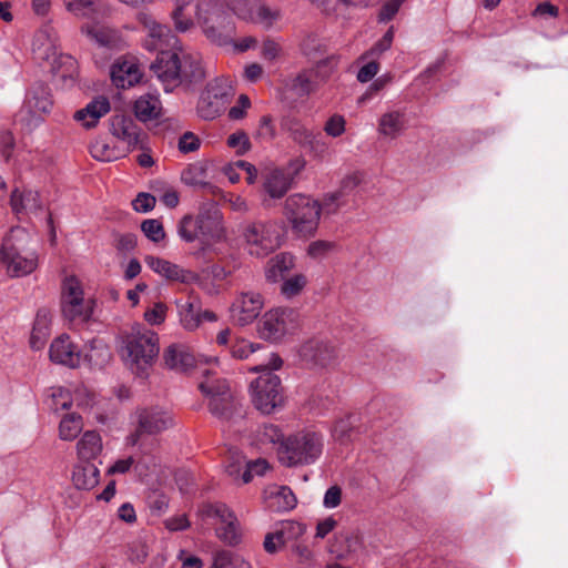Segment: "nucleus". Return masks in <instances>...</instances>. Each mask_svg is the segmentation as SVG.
Wrapping results in <instances>:
<instances>
[{
    "label": "nucleus",
    "instance_id": "nucleus-1",
    "mask_svg": "<svg viewBox=\"0 0 568 568\" xmlns=\"http://www.w3.org/2000/svg\"><path fill=\"white\" fill-rule=\"evenodd\" d=\"M32 244V236L24 227L13 226L4 234L0 244V265L8 276H27L38 267L39 256Z\"/></svg>",
    "mask_w": 568,
    "mask_h": 568
},
{
    "label": "nucleus",
    "instance_id": "nucleus-2",
    "mask_svg": "<svg viewBox=\"0 0 568 568\" xmlns=\"http://www.w3.org/2000/svg\"><path fill=\"white\" fill-rule=\"evenodd\" d=\"M150 70L163 83L166 92L179 83H196L205 77L199 55L183 53L180 57L175 51H163L150 64Z\"/></svg>",
    "mask_w": 568,
    "mask_h": 568
},
{
    "label": "nucleus",
    "instance_id": "nucleus-3",
    "mask_svg": "<svg viewBox=\"0 0 568 568\" xmlns=\"http://www.w3.org/2000/svg\"><path fill=\"white\" fill-rule=\"evenodd\" d=\"M282 358L272 353L267 364L256 365L251 368L262 374L251 384L252 402L256 409L264 414H271L283 404V395L280 377L274 374L282 367Z\"/></svg>",
    "mask_w": 568,
    "mask_h": 568
},
{
    "label": "nucleus",
    "instance_id": "nucleus-4",
    "mask_svg": "<svg viewBox=\"0 0 568 568\" xmlns=\"http://www.w3.org/2000/svg\"><path fill=\"white\" fill-rule=\"evenodd\" d=\"M324 437L321 433L303 430L290 435L278 447V459L286 467L315 464L323 454Z\"/></svg>",
    "mask_w": 568,
    "mask_h": 568
},
{
    "label": "nucleus",
    "instance_id": "nucleus-5",
    "mask_svg": "<svg viewBox=\"0 0 568 568\" xmlns=\"http://www.w3.org/2000/svg\"><path fill=\"white\" fill-rule=\"evenodd\" d=\"M160 352L159 336L155 332L135 325L123 338L122 355L138 374L152 365Z\"/></svg>",
    "mask_w": 568,
    "mask_h": 568
},
{
    "label": "nucleus",
    "instance_id": "nucleus-6",
    "mask_svg": "<svg viewBox=\"0 0 568 568\" xmlns=\"http://www.w3.org/2000/svg\"><path fill=\"white\" fill-rule=\"evenodd\" d=\"M321 212V203L317 200L301 193L290 195L283 210L284 216L298 236L314 235Z\"/></svg>",
    "mask_w": 568,
    "mask_h": 568
},
{
    "label": "nucleus",
    "instance_id": "nucleus-7",
    "mask_svg": "<svg viewBox=\"0 0 568 568\" xmlns=\"http://www.w3.org/2000/svg\"><path fill=\"white\" fill-rule=\"evenodd\" d=\"M199 388L209 399L210 413L217 419L229 422L243 417L241 399L232 393L225 379H206L200 383Z\"/></svg>",
    "mask_w": 568,
    "mask_h": 568
},
{
    "label": "nucleus",
    "instance_id": "nucleus-8",
    "mask_svg": "<svg viewBox=\"0 0 568 568\" xmlns=\"http://www.w3.org/2000/svg\"><path fill=\"white\" fill-rule=\"evenodd\" d=\"M94 302L83 297V290L74 277L63 281L61 294V311L71 325H84L93 315Z\"/></svg>",
    "mask_w": 568,
    "mask_h": 568
},
{
    "label": "nucleus",
    "instance_id": "nucleus-9",
    "mask_svg": "<svg viewBox=\"0 0 568 568\" xmlns=\"http://www.w3.org/2000/svg\"><path fill=\"white\" fill-rule=\"evenodd\" d=\"M199 23L205 37L217 45H227L232 42L235 26L230 13L221 6L214 3L203 13L201 6H196Z\"/></svg>",
    "mask_w": 568,
    "mask_h": 568
},
{
    "label": "nucleus",
    "instance_id": "nucleus-10",
    "mask_svg": "<svg viewBox=\"0 0 568 568\" xmlns=\"http://www.w3.org/2000/svg\"><path fill=\"white\" fill-rule=\"evenodd\" d=\"M52 105L53 101L49 85L43 82H36L28 91L23 106L16 115V121L28 130H32L42 122L41 115L37 112L48 113Z\"/></svg>",
    "mask_w": 568,
    "mask_h": 568
},
{
    "label": "nucleus",
    "instance_id": "nucleus-11",
    "mask_svg": "<svg viewBox=\"0 0 568 568\" xmlns=\"http://www.w3.org/2000/svg\"><path fill=\"white\" fill-rule=\"evenodd\" d=\"M298 324V313L293 308L277 307L264 314L258 324L260 336L268 342L277 343L293 333Z\"/></svg>",
    "mask_w": 568,
    "mask_h": 568
},
{
    "label": "nucleus",
    "instance_id": "nucleus-12",
    "mask_svg": "<svg viewBox=\"0 0 568 568\" xmlns=\"http://www.w3.org/2000/svg\"><path fill=\"white\" fill-rule=\"evenodd\" d=\"M247 250L251 255L264 257L280 246V236L270 223L254 222L244 231Z\"/></svg>",
    "mask_w": 568,
    "mask_h": 568
},
{
    "label": "nucleus",
    "instance_id": "nucleus-13",
    "mask_svg": "<svg viewBox=\"0 0 568 568\" xmlns=\"http://www.w3.org/2000/svg\"><path fill=\"white\" fill-rule=\"evenodd\" d=\"M281 128L288 133L290 138L304 149H308L315 155H323L327 145L321 134H315L308 130L302 121L294 115H285L281 120Z\"/></svg>",
    "mask_w": 568,
    "mask_h": 568
},
{
    "label": "nucleus",
    "instance_id": "nucleus-14",
    "mask_svg": "<svg viewBox=\"0 0 568 568\" xmlns=\"http://www.w3.org/2000/svg\"><path fill=\"white\" fill-rule=\"evenodd\" d=\"M203 242H219L225 236L222 212L214 201L204 202L195 219Z\"/></svg>",
    "mask_w": 568,
    "mask_h": 568
},
{
    "label": "nucleus",
    "instance_id": "nucleus-15",
    "mask_svg": "<svg viewBox=\"0 0 568 568\" xmlns=\"http://www.w3.org/2000/svg\"><path fill=\"white\" fill-rule=\"evenodd\" d=\"M111 132L132 149H143L148 139L146 133L135 120L125 115H115L112 118Z\"/></svg>",
    "mask_w": 568,
    "mask_h": 568
},
{
    "label": "nucleus",
    "instance_id": "nucleus-16",
    "mask_svg": "<svg viewBox=\"0 0 568 568\" xmlns=\"http://www.w3.org/2000/svg\"><path fill=\"white\" fill-rule=\"evenodd\" d=\"M49 356L53 363L69 368H75L81 363V351L67 334H62L52 341Z\"/></svg>",
    "mask_w": 568,
    "mask_h": 568
},
{
    "label": "nucleus",
    "instance_id": "nucleus-17",
    "mask_svg": "<svg viewBox=\"0 0 568 568\" xmlns=\"http://www.w3.org/2000/svg\"><path fill=\"white\" fill-rule=\"evenodd\" d=\"M138 425L140 432L156 435L172 427L173 418L169 412L159 406L148 407L138 412Z\"/></svg>",
    "mask_w": 568,
    "mask_h": 568
},
{
    "label": "nucleus",
    "instance_id": "nucleus-18",
    "mask_svg": "<svg viewBox=\"0 0 568 568\" xmlns=\"http://www.w3.org/2000/svg\"><path fill=\"white\" fill-rule=\"evenodd\" d=\"M301 358L313 366L325 367L336 358V348L329 342L311 339L300 348Z\"/></svg>",
    "mask_w": 568,
    "mask_h": 568
},
{
    "label": "nucleus",
    "instance_id": "nucleus-19",
    "mask_svg": "<svg viewBox=\"0 0 568 568\" xmlns=\"http://www.w3.org/2000/svg\"><path fill=\"white\" fill-rule=\"evenodd\" d=\"M144 27L148 29V34L143 40V47L152 52L159 51L156 58L166 51L165 48L176 43V38L171 33L169 27L158 23L149 17L143 18Z\"/></svg>",
    "mask_w": 568,
    "mask_h": 568
},
{
    "label": "nucleus",
    "instance_id": "nucleus-20",
    "mask_svg": "<svg viewBox=\"0 0 568 568\" xmlns=\"http://www.w3.org/2000/svg\"><path fill=\"white\" fill-rule=\"evenodd\" d=\"M263 307V300L257 292L242 293L232 306V317L241 326L252 323Z\"/></svg>",
    "mask_w": 568,
    "mask_h": 568
},
{
    "label": "nucleus",
    "instance_id": "nucleus-21",
    "mask_svg": "<svg viewBox=\"0 0 568 568\" xmlns=\"http://www.w3.org/2000/svg\"><path fill=\"white\" fill-rule=\"evenodd\" d=\"M144 261L153 272L165 277L166 280L181 283H192L197 280V275L194 272L184 270L179 265L161 257L148 255L145 256Z\"/></svg>",
    "mask_w": 568,
    "mask_h": 568
},
{
    "label": "nucleus",
    "instance_id": "nucleus-22",
    "mask_svg": "<svg viewBox=\"0 0 568 568\" xmlns=\"http://www.w3.org/2000/svg\"><path fill=\"white\" fill-rule=\"evenodd\" d=\"M10 206L19 220L37 214L42 210L39 193L32 190L14 189L10 196Z\"/></svg>",
    "mask_w": 568,
    "mask_h": 568
},
{
    "label": "nucleus",
    "instance_id": "nucleus-23",
    "mask_svg": "<svg viewBox=\"0 0 568 568\" xmlns=\"http://www.w3.org/2000/svg\"><path fill=\"white\" fill-rule=\"evenodd\" d=\"M65 10L80 19L98 22L106 14L108 8L100 0H63Z\"/></svg>",
    "mask_w": 568,
    "mask_h": 568
},
{
    "label": "nucleus",
    "instance_id": "nucleus-24",
    "mask_svg": "<svg viewBox=\"0 0 568 568\" xmlns=\"http://www.w3.org/2000/svg\"><path fill=\"white\" fill-rule=\"evenodd\" d=\"M294 175L287 169H273L263 181L264 191L272 199H281L291 189Z\"/></svg>",
    "mask_w": 568,
    "mask_h": 568
},
{
    "label": "nucleus",
    "instance_id": "nucleus-25",
    "mask_svg": "<svg viewBox=\"0 0 568 568\" xmlns=\"http://www.w3.org/2000/svg\"><path fill=\"white\" fill-rule=\"evenodd\" d=\"M359 434V417L356 414H348L337 419L332 427V436L341 445H348Z\"/></svg>",
    "mask_w": 568,
    "mask_h": 568
},
{
    "label": "nucleus",
    "instance_id": "nucleus-26",
    "mask_svg": "<svg viewBox=\"0 0 568 568\" xmlns=\"http://www.w3.org/2000/svg\"><path fill=\"white\" fill-rule=\"evenodd\" d=\"M110 111V102L104 97H98L83 109L74 113V120L82 122L85 128H93L99 119Z\"/></svg>",
    "mask_w": 568,
    "mask_h": 568
},
{
    "label": "nucleus",
    "instance_id": "nucleus-27",
    "mask_svg": "<svg viewBox=\"0 0 568 568\" xmlns=\"http://www.w3.org/2000/svg\"><path fill=\"white\" fill-rule=\"evenodd\" d=\"M165 365L171 369L185 372L194 365V356L182 344L170 345L163 354Z\"/></svg>",
    "mask_w": 568,
    "mask_h": 568
},
{
    "label": "nucleus",
    "instance_id": "nucleus-28",
    "mask_svg": "<svg viewBox=\"0 0 568 568\" xmlns=\"http://www.w3.org/2000/svg\"><path fill=\"white\" fill-rule=\"evenodd\" d=\"M100 470L91 462L81 460L73 468L72 480L78 489L90 490L99 483Z\"/></svg>",
    "mask_w": 568,
    "mask_h": 568
},
{
    "label": "nucleus",
    "instance_id": "nucleus-29",
    "mask_svg": "<svg viewBox=\"0 0 568 568\" xmlns=\"http://www.w3.org/2000/svg\"><path fill=\"white\" fill-rule=\"evenodd\" d=\"M181 180L187 186L209 191H214L215 189V186L207 181V166L203 162L190 164L182 171Z\"/></svg>",
    "mask_w": 568,
    "mask_h": 568
},
{
    "label": "nucleus",
    "instance_id": "nucleus-30",
    "mask_svg": "<svg viewBox=\"0 0 568 568\" xmlns=\"http://www.w3.org/2000/svg\"><path fill=\"white\" fill-rule=\"evenodd\" d=\"M294 267V256L291 253H280L272 257L265 271V277L270 283H277Z\"/></svg>",
    "mask_w": 568,
    "mask_h": 568
},
{
    "label": "nucleus",
    "instance_id": "nucleus-31",
    "mask_svg": "<svg viewBox=\"0 0 568 568\" xmlns=\"http://www.w3.org/2000/svg\"><path fill=\"white\" fill-rule=\"evenodd\" d=\"M51 314L47 308L37 312L30 337V345L33 349H41L50 334Z\"/></svg>",
    "mask_w": 568,
    "mask_h": 568
},
{
    "label": "nucleus",
    "instance_id": "nucleus-32",
    "mask_svg": "<svg viewBox=\"0 0 568 568\" xmlns=\"http://www.w3.org/2000/svg\"><path fill=\"white\" fill-rule=\"evenodd\" d=\"M81 32L99 47L112 48L118 41V32L114 29L99 26L97 22L83 24Z\"/></svg>",
    "mask_w": 568,
    "mask_h": 568
},
{
    "label": "nucleus",
    "instance_id": "nucleus-33",
    "mask_svg": "<svg viewBox=\"0 0 568 568\" xmlns=\"http://www.w3.org/2000/svg\"><path fill=\"white\" fill-rule=\"evenodd\" d=\"M271 503L268 507L275 511L285 513L295 508L297 504L296 496L288 486H275L268 490Z\"/></svg>",
    "mask_w": 568,
    "mask_h": 568
},
{
    "label": "nucleus",
    "instance_id": "nucleus-34",
    "mask_svg": "<svg viewBox=\"0 0 568 568\" xmlns=\"http://www.w3.org/2000/svg\"><path fill=\"white\" fill-rule=\"evenodd\" d=\"M161 102L154 94L141 95L134 103V114L138 120L148 122L160 116Z\"/></svg>",
    "mask_w": 568,
    "mask_h": 568
},
{
    "label": "nucleus",
    "instance_id": "nucleus-35",
    "mask_svg": "<svg viewBox=\"0 0 568 568\" xmlns=\"http://www.w3.org/2000/svg\"><path fill=\"white\" fill-rule=\"evenodd\" d=\"M206 97L203 95L197 105V112L201 118L205 120H213L220 114V106L215 102L209 101L210 97L213 95L215 99L223 98L226 95L224 88L215 84H209L206 90Z\"/></svg>",
    "mask_w": 568,
    "mask_h": 568
},
{
    "label": "nucleus",
    "instance_id": "nucleus-36",
    "mask_svg": "<svg viewBox=\"0 0 568 568\" xmlns=\"http://www.w3.org/2000/svg\"><path fill=\"white\" fill-rule=\"evenodd\" d=\"M111 79L118 88H129L140 82L141 73L135 64L124 62L122 65H113Z\"/></svg>",
    "mask_w": 568,
    "mask_h": 568
},
{
    "label": "nucleus",
    "instance_id": "nucleus-37",
    "mask_svg": "<svg viewBox=\"0 0 568 568\" xmlns=\"http://www.w3.org/2000/svg\"><path fill=\"white\" fill-rule=\"evenodd\" d=\"M405 129V115L399 111L383 114L378 122V132L387 138H397Z\"/></svg>",
    "mask_w": 568,
    "mask_h": 568
},
{
    "label": "nucleus",
    "instance_id": "nucleus-38",
    "mask_svg": "<svg viewBox=\"0 0 568 568\" xmlns=\"http://www.w3.org/2000/svg\"><path fill=\"white\" fill-rule=\"evenodd\" d=\"M78 454L81 460L90 462L102 450V443L99 433L94 430L85 432L77 445Z\"/></svg>",
    "mask_w": 568,
    "mask_h": 568
},
{
    "label": "nucleus",
    "instance_id": "nucleus-39",
    "mask_svg": "<svg viewBox=\"0 0 568 568\" xmlns=\"http://www.w3.org/2000/svg\"><path fill=\"white\" fill-rule=\"evenodd\" d=\"M286 88L297 97H306L316 89L312 72L304 70L286 82Z\"/></svg>",
    "mask_w": 568,
    "mask_h": 568
},
{
    "label": "nucleus",
    "instance_id": "nucleus-40",
    "mask_svg": "<svg viewBox=\"0 0 568 568\" xmlns=\"http://www.w3.org/2000/svg\"><path fill=\"white\" fill-rule=\"evenodd\" d=\"M83 427L82 417L78 414L65 415L59 425V436L62 440H73L81 433Z\"/></svg>",
    "mask_w": 568,
    "mask_h": 568
},
{
    "label": "nucleus",
    "instance_id": "nucleus-41",
    "mask_svg": "<svg viewBox=\"0 0 568 568\" xmlns=\"http://www.w3.org/2000/svg\"><path fill=\"white\" fill-rule=\"evenodd\" d=\"M216 536L221 541L229 546H236L241 541L240 525L237 518L229 520L216 528Z\"/></svg>",
    "mask_w": 568,
    "mask_h": 568
},
{
    "label": "nucleus",
    "instance_id": "nucleus-42",
    "mask_svg": "<svg viewBox=\"0 0 568 568\" xmlns=\"http://www.w3.org/2000/svg\"><path fill=\"white\" fill-rule=\"evenodd\" d=\"M180 320L184 328L194 331L200 326V304L187 302L181 306Z\"/></svg>",
    "mask_w": 568,
    "mask_h": 568
},
{
    "label": "nucleus",
    "instance_id": "nucleus-43",
    "mask_svg": "<svg viewBox=\"0 0 568 568\" xmlns=\"http://www.w3.org/2000/svg\"><path fill=\"white\" fill-rule=\"evenodd\" d=\"M48 406L53 412L69 409L72 406V398L69 389L63 387L52 388L48 398Z\"/></svg>",
    "mask_w": 568,
    "mask_h": 568
},
{
    "label": "nucleus",
    "instance_id": "nucleus-44",
    "mask_svg": "<svg viewBox=\"0 0 568 568\" xmlns=\"http://www.w3.org/2000/svg\"><path fill=\"white\" fill-rule=\"evenodd\" d=\"M203 516L219 519L221 524L235 520V514L223 503L206 504L202 508Z\"/></svg>",
    "mask_w": 568,
    "mask_h": 568
},
{
    "label": "nucleus",
    "instance_id": "nucleus-45",
    "mask_svg": "<svg viewBox=\"0 0 568 568\" xmlns=\"http://www.w3.org/2000/svg\"><path fill=\"white\" fill-rule=\"evenodd\" d=\"M394 40V29L390 27L384 36L368 50L366 51L361 59L362 60H368V59H377L379 58L384 52L390 49L392 43Z\"/></svg>",
    "mask_w": 568,
    "mask_h": 568
},
{
    "label": "nucleus",
    "instance_id": "nucleus-46",
    "mask_svg": "<svg viewBox=\"0 0 568 568\" xmlns=\"http://www.w3.org/2000/svg\"><path fill=\"white\" fill-rule=\"evenodd\" d=\"M258 348V344L250 343L244 338H234V342L231 343L226 353L233 358L245 359Z\"/></svg>",
    "mask_w": 568,
    "mask_h": 568
},
{
    "label": "nucleus",
    "instance_id": "nucleus-47",
    "mask_svg": "<svg viewBox=\"0 0 568 568\" xmlns=\"http://www.w3.org/2000/svg\"><path fill=\"white\" fill-rule=\"evenodd\" d=\"M306 277L303 274H295L288 278H284L281 293L286 298L298 295L306 285Z\"/></svg>",
    "mask_w": 568,
    "mask_h": 568
},
{
    "label": "nucleus",
    "instance_id": "nucleus-48",
    "mask_svg": "<svg viewBox=\"0 0 568 568\" xmlns=\"http://www.w3.org/2000/svg\"><path fill=\"white\" fill-rule=\"evenodd\" d=\"M257 437L263 444H278L285 440L282 429L277 425L264 424L258 428Z\"/></svg>",
    "mask_w": 568,
    "mask_h": 568
},
{
    "label": "nucleus",
    "instance_id": "nucleus-49",
    "mask_svg": "<svg viewBox=\"0 0 568 568\" xmlns=\"http://www.w3.org/2000/svg\"><path fill=\"white\" fill-rule=\"evenodd\" d=\"M141 231L148 240L159 243L165 237L162 223L156 219H149L141 223Z\"/></svg>",
    "mask_w": 568,
    "mask_h": 568
},
{
    "label": "nucleus",
    "instance_id": "nucleus-50",
    "mask_svg": "<svg viewBox=\"0 0 568 568\" xmlns=\"http://www.w3.org/2000/svg\"><path fill=\"white\" fill-rule=\"evenodd\" d=\"M178 234L187 243L195 241L200 235L196 221L190 215L184 216L179 222Z\"/></svg>",
    "mask_w": 568,
    "mask_h": 568
},
{
    "label": "nucleus",
    "instance_id": "nucleus-51",
    "mask_svg": "<svg viewBox=\"0 0 568 568\" xmlns=\"http://www.w3.org/2000/svg\"><path fill=\"white\" fill-rule=\"evenodd\" d=\"M270 468V465L266 459L257 458L254 460H248L246 463L245 469L242 474V481L244 484H248L254 476H263L266 470Z\"/></svg>",
    "mask_w": 568,
    "mask_h": 568
},
{
    "label": "nucleus",
    "instance_id": "nucleus-52",
    "mask_svg": "<svg viewBox=\"0 0 568 568\" xmlns=\"http://www.w3.org/2000/svg\"><path fill=\"white\" fill-rule=\"evenodd\" d=\"M193 0H176L175 9L172 12L175 29L180 32H185L193 24L192 20L183 17V11Z\"/></svg>",
    "mask_w": 568,
    "mask_h": 568
},
{
    "label": "nucleus",
    "instance_id": "nucleus-53",
    "mask_svg": "<svg viewBox=\"0 0 568 568\" xmlns=\"http://www.w3.org/2000/svg\"><path fill=\"white\" fill-rule=\"evenodd\" d=\"M227 145L230 148H239L236 153L239 155L245 154L251 149V142L244 131H236L227 138Z\"/></svg>",
    "mask_w": 568,
    "mask_h": 568
},
{
    "label": "nucleus",
    "instance_id": "nucleus-54",
    "mask_svg": "<svg viewBox=\"0 0 568 568\" xmlns=\"http://www.w3.org/2000/svg\"><path fill=\"white\" fill-rule=\"evenodd\" d=\"M155 203L156 199L154 195L141 192L133 200L132 205L134 211L139 213H148L154 209Z\"/></svg>",
    "mask_w": 568,
    "mask_h": 568
},
{
    "label": "nucleus",
    "instance_id": "nucleus-55",
    "mask_svg": "<svg viewBox=\"0 0 568 568\" xmlns=\"http://www.w3.org/2000/svg\"><path fill=\"white\" fill-rule=\"evenodd\" d=\"M345 119L342 115L334 114L326 121L324 131L332 138H338L345 132Z\"/></svg>",
    "mask_w": 568,
    "mask_h": 568
},
{
    "label": "nucleus",
    "instance_id": "nucleus-56",
    "mask_svg": "<svg viewBox=\"0 0 568 568\" xmlns=\"http://www.w3.org/2000/svg\"><path fill=\"white\" fill-rule=\"evenodd\" d=\"M175 483L182 494H190L193 490L194 475L186 469H179L174 475Z\"/></svg>",
    "mask_w": 568,
    "mask_h": 568
},
{
    "label": "nucleus",
    "instance_id": "nucleus-57",
    "mask_svg": "<svg viewBox=\"0 0 568 568\" xmlns=\"http://www.w3.org/2000/svg\"><path fill=\"white\" fill-rule=\"evenodd\" d=\"M342 191H335L324 195L323 203L321 204L322 211L326 214H334L342 205L343 199Z\"/></svg>",
    "mask_w": 568,
    "mask_h": 568
},
{
    "label": "nucleus",
    "instance_id": "nucleus-58",
    "mask_svg": "<svg viewBox=\"0 0 568 568\" xmlns=\"http://www.w3.org/2000/svg\"><path fill=\"white\" fill-rule=\"evenodd\" d=\"M138 244L136 235L133 233L119 234L115 237L114 246L118 252H132Z\"/></svg>",
    "mask_w": 568,
    "mask_h": 568
},
{
    "label": "nucleus",
    "instance_id": "nucleus-59",
    "mask_svg": "<svg viewBox=\"0 0 568 568\" xmlns=\"http://www.w3.org/2000/svg\"><path fill=\"white\" fill-rule=\"evenodd\" d=\"M14 138L12 133L8 130H3L0 132V153L4 158L6 161H9L12 156V152L14 150Z\"/></svg>",
    "mask_w": 568,
    "mask_h": 568
},
{
    "label": "nucleus",
    "instance_id": "nucleus-60",
    "mask_svg": "<svg viewBox=\"0 0 568 568\" xmlns=\"http://www.w3.org/2000/svg\"><path fill=\"white\" fill-rule=\"evenodd\" d=\"M200 145V139L192 132H185L179 140V151L181 153L194 152Z\"/></svg>",
    "mask_w": 568,
    "mask_h": 568
},
{
    "label": "nucleus",
    "instance_id": "nucleus-61",
    "mask_svg": "<svg viewBox=\"0 0 568 568\" xmlns=\"http://www.w3.org/2000/svg\"><path fill=\"white\" fill-rule=\"evenodd\" d=\"M166 306L163 303H156L152 308L144 313L145 321L151 325H159L165 320Z\"/></svg>",
    "mask_w": 568,
    "mask_h": 568
},
{
    "label": "nucleus",
    "instance_id": "nucleus-62",
    "mask_svg": "<svg viewBox=\"0 0 568 568\" xmlns=\"http://www.w3.org/2000/svg\"><path fill=\"white\" fill-rule=\"evenodd\" d=\"M342 500V489L339 486H331L324 494L323 506L326 509L336 508Z\"/></svg>",
    "mask_w": 568,
    "mask_h": 568
},
{
    "label": "nucleus",
    "instance_id": "nucleus-63",
    "mask_svg": "<svg viewBox=\"0 0 568 568\" xmlns=\"http://www.w3.org/2000/svg\"><path fill=\"white\" fill-rule=\"evenodd\" d=\"M400 6L397 0H387L379 10L378 21L384 23L390 21L398 12Z\"/></svg>",
    "mask_w": 568,
    "mask_h": 568
},
{
    "label": "nucleus",
    "instance_id": "nucleus-64",
    "mask_svg": "<svg viewBox=\"0 0 568 568\" xmlns=\"http://www.w3.org/2000/svg\"><path fill=\"white\" fill-rule=\"evenodd\" d=\"M234 556L230 550H217L213 555V568H232L234 566Z\"/></svg>",
    "mask_w": 568,
    "mask_h": 568
}]
</instances>
